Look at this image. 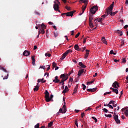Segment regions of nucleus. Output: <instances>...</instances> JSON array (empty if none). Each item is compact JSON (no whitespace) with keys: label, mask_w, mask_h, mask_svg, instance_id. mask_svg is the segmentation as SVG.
<instances>
[{"label":"nucleus","mask_w":128,"mask_h":128,"mask_svg":"<svg viewBox=\"0 0 128 128\" xmlns=\"http://www.w3.org/2000/svg\"><path fill=\"white\" fill-rule=\"evenodd\" d=\"M114 2H112V4L109 6L108 8L107 9V16L110 14V16H113L118 14V11H116L115 12H112V9L114 8Z\"/></svg>","instance_id":"nucleus-1"},{"label":"nucleus","mask_w":128,"mask_h":128,"mask_svg":"<svg viewBox=\"0 0 128 128\" xmlns=\"http://www.w3.org/2000/svg\"><path fill=\"white\" fill-rule=\"evenodd\" d=\"M64 104L62 106V108H60L59 112L56 113V116L60 114V112L61 114H66V102H64Z\"/></svg>","instance_id":"nucleus-2"},{"label":"nucleus","mask_w":128,"mask_h":128,"mask_svg":"<svg viewBox=\"0 0 128 128\" xmlns=\"http://www.w3.org/2000/svg\"><path fill=\"white\" fill-rule=\"evenodd\" d=\"M98 10V6H93L90 9V12L92 14H96Z\"/></svg>","instance_id":"nucleus-3"},{"label":"nucleus","mask_w":128,"mask_h":128,"mask_svg":"<svg viewBox=\"0 0 128 128\" xmlns=\"http://www.w3.org/2000/svg\"><path fill=\"white\" fill-rule=\"evenodd\" d=\"M44 98H46V101L47 102H50V92H48V90H46L45 92H44Z\"/></svg>","instance_id":"nucleus-4"},{"label":"nucleus","mask_w":128,"mask_h":128,"mask_svg":"<svg viewBox=\"0 0 128 128\" xmlns=\"http://www.w3.org/2000/svg\"><path fill=\"white\" fill-rule=\"evenodd\" d=\"M54 10L58 12H60V10H58L60 8V6L58 4L56 3V2H54Z\"/></svg>","instance_id":"nucleus-5"},{"label":"nucleus","mask_w":128,"mask_h":128,"mask_svg":"<svg viewBox=\"0 0 128 128\" xmlns=\"http://www.w3.org/2000/svg\"><path fill=\"white\" fill-rule=\"evenodd\" d=\"M68 74H62L60 75V78L62 80H66L68 78Z\"/></svg>","instance_id":"nucleus-6"},{"label":"nucleus","mask_w":128,"mask_h":128,"mask_svg":"<svg viewBox=\"0 0 128 128\" xmlns=\"http://www.w3.org/2000/svg\"><path fill=\"white\" fill-rule=\"evenodd\" d=\"M30 52L27 50H25L23 52V56H30Z\"/></svg>","instance_id":"nucleus-7"},{"label":"nucleus","mask_w":128,"mask_h":128,"mask_svg":"<svg viewBox=\"0 0 128 128\" xmlns=\"http://www.w3.org/2000/svg\"><path fill=\"white\" fill-rule=\"evenodd\" d=\"M60 82V80H58V76H55L54 80H53V82H55V84H58V82Z\"/></svg>","instance_id":"nucleus-8"},{"label":"nucleus","mask_w":128,"mask_h":128,"mask_svg":"<svg viewBox=\"0 0 128 128\" xmlns=\"http://www.w3.org/2000/svg\"><path fill=\"white\" fill-rule=\"evenodd\" d=\"M88 0H80L79 2L80 4H82V2L83 4H84V6H88Z\"/></svg>","instance_id":"nucleus-9"},{"label":"nucleus","mask_w":128,"mask_h":128,"mask_svg":"<svg viewBox=\"0 0 128 128\" xmlns=\"http://www.w3.org/2000/svg\"><path fill=\"white\" fill-rule=\"evenodd\" d=\"M74 11L66 12V16H74Z\"/></svg>","instance_id":"nucleus-10"},{"label":"nucleus","mask_w":128,"mask_h":128,"mask_svg":"<svg viewBox=\"0 0 128 128\" xmlns=\"http://www.w3.org/2000/svg\"><path fill=\"white\" fill-rule=\"evenodd\" d=\"M97 88H89V89H87L86 90L87 92H96V90Z\"/></svg>","instance_id":"nucleus-11"},{"label":"nucleus","mask_w":128,"mask_h":128,"mask_svg":"<svg viewBox=\"0 0 128 128\" xmlns=\"http://www.w3.org/2000/svg\"><path fill=\"white\" fill-rule=\"evenodd\" d=\"M104 18H98L97 19L95 20V22H100V24H102V20H104Z\"/></svg>","instance_id":"nucleus-12"},{"label":"nucleus","mask_w":128,"mask_h":128,"mask_svg":"<svg viewBox=\"0 0 128 128\" xmlns=\"http://www.w3.org/2000/svg\"><path fill=\"white\" fill-rule=\"evenodd\" d=\"M84 70V69L80 70L78 72V76H82V74H83Z\"/></svg>","instance_id":"nucleus-13"},{"label":"nucleus","mask_w":128,"mask_h":128,"mask_svg":"<svg viewBox=\"0 0 128 128\" xmlns=\"http://www.w3.org/2000/svg\"><path fill=\"white\" fill-rule=\"evenodd\" d=\"M78 84H77L74 90V92L72 94H76V92L78 91Z\"/></svg>","instance_id":"nucleus-14"},{"label":"nucleus","mask_w":128,"mask_h":128,"mask_svg":"<svg viewBox=\"0 0 128 128\" xmlns=\"http://www.w3.org/2000/svg\"><path fill=\"white\" fill-rule=\"evenodd\" d=\"M117 85H118V82L115 81L112 84V86L113 88H118L117 87Z\"/></svg>","instance_id":"nucleus-15"},{"label":"nucleus","mask_w":128,"mask_h":128,"mask_svg":"<svg viewBox=\"0 0 128 128\" xmlns=\"http://www.w3.org/2000/svg\"><path fill=\"white\" fill-rule=\"evenodd\" d=\"M86 54L84 56V58H88V54H90V50H86Z\"/></svg>","instance_id":"nucleus-16"},{"label":"nucleus","mask_w":128,"mask_h":128,"mask_svg":"<svg viewBox=\"0 0 128 128\" xmlns=\"http://www.w3.org/2000/svg\"><path fill=\"white\" fill-rule=\"evenodd\" d=\"M32 64L33 66H35L36 65V59L34 58V56H32Z\"/></svg>","instance_id":"nucleus-17"},{"label":"nucleus","mask_w":128,"mask_h":128,"mask_svg":"<svg viewBox=\"0 0 128 128\" xmlns=\"http://www.w3.org/2000/svg\"><path fill=\"white\" fill-rule=\"evenodd\" d=\"M79 66H81V68H86V65L84 64L82 62H80L78 64Z\"/></svg>","instance_id":"nucleus-18"},{"label":"nucleus","mask_w":128,"mask_h":128,"mask_svg":"<svg viewBox=\"0 0 128 128\" xmlns=\"http://www.w3.org/2000/svg\"><path fill=\"white\" fill-rule=\"evenodd\" d=\"M39 88H40V86H38V83L37 86H36L34 89V92H38V90Z\"/></svg>","instance_id":"nucleus-19"},{"label":"nucleus","mask_w":128,"mask_h":128,"mask_svg":"<svg viewBox=\"0 0 128 128\" xmlns=\"http://www.w3.org/2000/svg\"><path fill=\"white\" fill-rule=\"evenodd\" d=\"M66 54L64 52L62 56L60 58V60H62L64 58H66Z\"/></svg>","instance_id":"nucleus-20"},{"label":"nucleus","mask_w":128,"mask_h":128,"mask_svg":"<svg viewBox=\"0 0 128 128\" xmlns=\"http://www.w3.org/2000/svg\"><path fill=\"white\" fill-rule=\"evenodd\" d=\"M86 6L87 5H84L82 6V14H84V10H86Z\"/></svg>","instance_id":"nucleus-21"},{"label":"nucleus","mask_w":128,"mask_h":128,"mask_svg":"<svg viewBox=\"0 0 128 128\" xmlns=\"http://www.w3.org/2000/svg\"><path fill=\"white\" fill-rule=\"evenodd\" d=\"M72 52V50L70 49L68 50H66V52L64 53L68 56V54L70 52Z\"/></svg>","instance_id":"nucleus-22"},{"label":"nucleus","mask_w":128,"mask_h":128,"mask_svg":"<svg viewBox=\"0 0 128 128\" xmlns=\"http://www.w3.org/2000/svg\"><path fill=\"white\" fill-rule=\"evenodd\" d=\"M113 92H115V94H118V89H116V88H114L112 91Z\"/></svg>","instance_id":"nucleus-23"},{"label":"nucleus","mask_w":128,"mask_h":128,"mask_svg":"<svg viewBox=\"0 0 128 128\" xmlns=\"http://www.w3.org/2000/svg\"><path fill=\"white\" fill-rule=\"evenodd\" d=\"M108 10H106V14H104L102 16V18H106V16H108Z\"/></svg>","instance_id":"nucleus-24"},{"label":"nucleus","mask_w":128,"mask_h":128,"mask_svg":"<svg viewBox=\"0 0 128 128\" xmlns=\"http://www.w3.org/2000/svg\"><path fill=\"white\" fill-rule=\"evenodd\" d=\"M114 120H116L118 118V116L116 114V113L114 114Z\"/></svg>","instance_id":"nucleus-25"},{"label":"nucleus","mask_w":128,"mask_h":128,"mask_svg":"<svg viewBox=\"0 0 128 128\" xmlns=\"http://www.w3.org/2000/svg\"><path fill=\"white\" fill-rule=\"evenodd\" d=\"M79 46L78 44H75L74 46V48L76 50H78L79 48Z\"/></svg>","instance_id":"nucleus-26"},{"label":"nucleus","mask_w":128,"mask_h":128,"mask_svg":"<svg viewBox=\"0 0 128 128\" xmlns=\"http://www.w3.org/2000/svg\"><path fill=\"white\" fill-rule=\"evenodd\" d=\"M40 32H41V34H44L45 32L44 29L39 28Z\"/></svg>","instance_id":"nucleus-27"},{"label":"nucleus","mask_w":128,"mask_h":128,"mask_svg":"<svg viewBox=\"0 0 128 128\" xmlns=\"http://www.w3.org/2000/svg\"><path fill=\"white\" fill-rule=\"evenodd\" d=\"M42 28V30H44V28H46V25H44V24H42L41 25V28Z\"/></svg>","instance_id":"nucleus-28"},{"label":"nucleus","mask_w":128,"mask_h":128,"mask_svg":"<svg viewBox=\"0 0 128 128\" xmlns=\"http://www.w3.org/2000/svg\"><path fill=\"white\" fill-rule=\"evenodd\" d=\"M53 122H50L48 124V128H51V126H52Z\"/></svg>","instance_id":"nucleus-29"},{"label":"nucleus","mask_w":128,"mask_h":128,"mask_svg":"<svg viewBox=\"0 0 128 128\" xmlns=\"http://www.w3.org/2000/svg\"><path fill=\"white\" fill-rule=\"evenodd\" d=\"M72 82H74V80L72 79V78H70V77L68 83V84H71Z\"/></svg>","instance_id":"nucleus-30"},{"label":"nucleus","mask_w":128,"mask_h":128,"mask_svg":"<svg viewBox=\"0 0 128 128\" xmlns=\"http://www.w3.org/2000/svg\"><path fill=\"white\" fill-rule=\"evenodd\" d=\"M54 36L55 38H56V36H58V32L56 31H54Z\"/></svg>","instance_id":"nucleus-31"},{"label":"nucleus","mask_w":128,"mask_h":128,"mask_svg":"<svg viewBox=\"0 0 128 128\" xmlns=\"http://www.w3.org/2000/svg\"><path fill=\"white\" fill-rule=\"evenodd\" d=\"M88 37L84 38V39H83V44H84L86 42V40H88Z\"/></svg>","instance_id":"nucleus-32"},{"label":"nucleus","mask_w":128,"mask_h":128,"mask_svg":"<svg viewBox=\"0 0 128 128\" xmlns=\"http://www.w3.org/2000/svg\"><path fill=\"white\" fill-rule=\"evenodd\" d=\"M0 70H4V72H8V71L6 70L3 67H0Z\"/></svg>","instance_id":"nucleus-33"},{"label":"nucleus","mask_w":128,"mask_h":128,"mask_svg":"<svg viewBox=\"0 0 128 128\" xmlns=\"http://www.w3.org/2000/svg\"><path fill=\"white\" fill-rule=\"evenodd\" d=\"M115 122H116V124H120V120L118 118V119H116V120H115Z\"/></svg>","instance_id":"nucleus-34"},{"label":"nucleus","mask_w":128,"mask_h":128,"mask_svg":"<svg viewBox=\"0 0 128 128\" xmlns=\"http://www.w3.org/2000/svg\"><path fill=\"white\" fill-rule=\"evenodd\" d=\"M90 28H94V24H92V22H90L89 23Z\"/></svg>","instance_id":"nucleus-35"},{"label":"nucleus","mask_w":128,"mask_h":128,"mask_svg":"<svg viewBox=\"0 0 128 128\" xmlns=\"http://www.w3.org/2000/svg\"><path fill=\"white\" fill-rule=\"evenodd\" d=\"M122 62L123 64H126V58H122Z\"/></svg>","instance_id":"nucleus-36"},{"label":"nucleus","mask_w":128,"mask_h":128,"mask_svg":"<svg viewBox=\"0 0 128 128\" xmlns=\"http://www.w3.org/2000/svg\"><path fill=\"white\" fill-rule=\"evenodd\" d=\"M34 14H36L37 16H40V12H38L36 10L34 11Z\"/></svg>","instance_id":"nucleus-37"},{"label":"nucleus","mask_w":128,"mask_h":128,"mask_svg":"<svg viewBox=\"0 0 128 128\" xmlns=\"http://www.w3.org/2000/svg\"><path fill=\"white\" fill-rule=\"evenodd\" d=\"M124 44V40H121V46H122Z\"/></svg>","instance_id":"nucleus-38"},{"label":"nucleus","mask_w":128,"mask_h":128,"mask_svg":"<svg viewBox=\"0 0 128 128\" xmlns=\"http://www.w3.org/2000/svg\"><path fill=\"white\" fill-rule=\"evenodd\" d=\"M106 106H108L110 108H114V107L112 105L110 104V103L108 104H106Z\"/></svg>","instance_id":"nucleus-39"},{"label":"nucleus","mask_w":128,"mask_h":128,"mask_svg":"<svg viewBox=\"0 0 128 128\" xmlns=\"http://www.w3.org/2000/svg\"><path fill=\"white\" fill-rule=\"evenodd\" d=\"M44 78H42L41 80V82H42V84H44V82H46V80H44Z\"/></svg>","instance_id":"nucleus-40"},{"label":"nucleus","mask_w":128,"mask_h":128,"mask_svg":"<svg viewBox=\"0 0 128 128\" xmlns=\"http://www.w3.org/2000/svg\"><path fill=\"white\" fill-rule=\"evenodd\" d=\"M54 98V95H51L50 98L49 97V100H50H50H52V102H53L54 100H52V98Z\"/></svg>","instance_id":"nucleus-41"},{"label":"nucleus","mask_w":128,"mask_h":128,"mask_svg":"<svg viewBox=\"0 0 128 128\" xmlns=\"http://www.w3.org/2000/svg\"><path fill=\"white\" fill-rule=\"evenodd\" d=\"M124 114L126 116H128V110H126V112H124Z\"/></svg>","instance_id":"nucleus-42"},{"label":"nucleus","mask_w":128,"mask_h":128,"mask_svg":"<svg viewBox=\"0 0 128 128\" xmlns=\"http://www.w3.org/2000/svg\"><path fill=\"white\" fill-rule=\"evenodd\" d=\"M68 90H66V89H64V90L62 92V94H66V92H68Z\"/></svg>","instance_id":"nucleus-43"},{"label":"nucleus","mask_w":128,"mask_h":128,"mask_svg":"<svg viewBox=\"0 0 128 128\" xmlns=\"http://www.w3.org/2000/svg\"><path fill=\"white\" fill-rule=\"evenodd\" d=\"M92 118L95 120V122H98V119L94 116H92Z\"/></svg>","instance_id":"nucleus-44"},{"label":"nucleus","mask_w":128,"mask_h":128,"mask_svg":"<svg viewBox=\"0 0 128 128\" xmlns=\"http://www.w3.org/2000/svg\"><path fill=\"white\" fill-rule=\"evenodd\" d=\"M105 116H106V118H112V114H105Z\"/></svg>","instance_id":"nucleus-45"},{"label":"nucleus","mask_w":128,"mask_h":128,"mask_svg":"<svg viewBox=\"0 0 128 128\" xmlns=\"http://www.w3.org/2000/svg\"><path fill=\"white\" fill-rule=\"evenodd\" d=\"M8 72H7V76L6 77L3 78V80H8Z\"/></svg>","instance_id":"nucleus-46"},{"label":"nucleus","mask_w":128,"mask_h":128,"mask_svg":"<svg viewBox=\"0 0 128 128\" xmlns=\"http://www.w3.org/2000/svg\"><path fill=\"white\" fill-rule=\"evenodd\" d=\"M50 54H48V53H46L45 54V56H48V58H50Z\"/></svg>","instance_id":"nucleus-47"},{"label":"nucleus","mask_w":128,"mask_h":128,"mask_svg":"<svg viewBox=\"0 0 128 128\" xmlns=\"http://www.w3.org/2000/svg\"><path fill=\"white\" fill-rule=\"evenodd\" d=\"M52 66L53 68H56V63L55 62H52Z\"/></svg>","instance_id":"nucleus-48"},{"label":"nucleus","mask_w":128,"mask_h":128,"mask_svg":"<svg viewBox=\"0 0 128 128\" xmlns=\"http://www.w3.org/2000/svg\"><path fill=\"white\" fill-rule=\"evenodd\" d=\"M82 86H83L82 88V90H86V85H84V84H82Z\"/></svg>","instance_id":"nucleus-49"},{"label":"nucleus","mask_w":128,"mask_h":128,"mask_svg":"<svg viewBox=\"0 0 128 128\" xmlns=\"http://www.w3.org/2000/svg\"><path fill=\"white\" fill-rule=\"evenodd\" d=\"M75 124L77 126V128H78V120H75Z\"/></svg>","instance_id":"nucleus-50"},{"label":"nucleus","mask_w":128,"mask_h":128,"mask_svg":"<svg viewBox=\"0 0 128 128\" xmlns=\"http://www.w3.org/2000/svg\"><path fill=\"white\" fill-rule=\"evenodd\" d=\"M92 20H93V18H92V16H89V20H90V22H92Z\"/></svg>","instance_id":"nucleus-51"},{"label":"nucleus","mask_w":128,"mask_h":128,"mask_svg":"<svg viewBox=\"0 0 128 128\" xmlns=\"http://www.w3.org/2000/svg\"><path fill=\"white\" fill-rule=\"evenodd\" d=\"M34 128H40V124H37L35 126Z\"/></svg>","instance_id":"nucleus-52"},{"label":"nucleus","mask_w":128,"mask_h":128,"mask_svg":"<svg viewBox=\"0 0 128 128\" xmlns=\"http://www.w3.org/2000/svg\"><path fill=\"white\" fill-rule=\"evenodd\" d=\"M80 33L78 32L75 36L76 38H78V36H80Z\"/></svg>","instance_id":"nucleus-53"},{"label":"nucleus","mask_w":128,"mask_h":128,"mask_svg":"<svg viewBox=\"0 0 128 128\" xmlns=\"http://www.w3.org/2000/svg\"><path fill=\"white\" fill-rule=\"evenodd\" d=\"M103 111L104 112H108V110L106 108H103Z\"/></svg>","instance_id":"nucleus-54"},{"label":"nucleus","mask_w":128,"mask_h":128,"mask_svg":"<svg viewBox=\"0 0 128 128\" xmlns=\"http://www.w3.org/2000/svg\"><path fill=\"white\" fill-rule=\"evenodd\" d=\"M94 81H90V82H87V84H94Z\"/></svg>","instance_id":"nucleus-55"},{"label":"nucleus","mask_w":128,"mask_h":128,"mask_svg":"<svg viewBox=\"0 0 128 128\" xmlns=\"http://www.w3.org/2000/svg\"><path fill=\"white\" fill-rule=\"evenodd\" d=\"M114 104V100H110V102H109V104Z\"/></svg>","instance_id":"nucleus-56"},{"label":"nucleus","mask_w":128,"mask_h":128,"mask_svg":"<svg viewBox=\"0 0 128 128\" xmlns=\"http://www.w3.org/2000/svg\"><path fill=\"white\" fill-rule=\"evenodd\" d=\"M65 8H66V10H70V7H68V6H66L65 7Z\"/></svg>","instance_id":"nucleus-57"},{"label":"nucleus","mask_w":128,"mask_h":128,"mask_svg":"<svg viewBox=\"0 0 128 128\" xmlns=\"http://www.w3.org/2000/svg\"><path fill=\"white\" fill-rule=\"evenodd\" d=\"M88 110H92V108L89 107L86 110L85 112H88Z\"/></svg>","instance_id":"nucleus-58"},{"label":"nucleus","mask_w":128,"mask_h":128,"mask_svg":"<svg viewBox=\"0 0 128 128\" xmlns=\"http://www.w3.org/2000/svg\"><path fill=\"white\" fill-rule=\"evenodd\" d=\"M102 42H103L104 44H108V42H106V39L104 40H103Z\"/></svg>","instance_id":"nucleus-59"},{"label":"nucleus","mask_w":128,"mask_h":128,"mask_svg":"<svg viewBox=\"0 0 128 128\" xmlns=\"http://www.w3.org/2000/svg\"><path fill=\"white\" fill-rule=\"evenodd\" d=\"M118 34H120V36H122V32H120V30H118Z\"/></svg>","instance_id":"nucleus-60"},{"label":"nucleus","mask_w":128,"mask_h":128,"mask_svg":"<svg viewBox=\"0 0 128 128\" xmlns=\"http://www.w3.org/2000/svg\"><path fill=\"white\" fill-rule=\"evenodd\" d=\"M114 62H120V60L115 59V60H114Z\"/></svg>","instance_id":"nucleus-61"},{"label":"nucleus","mask_w":128,"mask_h":128,"mask_svg":"<svg viewBox=\"0 0 128 128\" xmlns=\"http://www.w3.org/2000/svg\"><path fill=\"white\" fill-rule=\"evenodd\" d=\"M81 116H82V118H84V112H82L81 114Z\"/></svg>","instance_id":"nucleus-62"},{"label":"nucleus","mask_w":128,"mask_h":128,"mask_svg":"<svg viewBox=\"0 0 128 128\" xmlns=\"http://www.w3.org/2000/svg\"><path fill=\"white\" fill-rule=\"evenodd\" d=\"M106 40V38L104 36H103L101 40H102V42H103V40Z\"/></svg>","instance_id":"nucleus-63"},{"label":"nucleus","mask_w":128,"mask_h":128,"mask_svg":"<svg viewBox=\"0 0 128 128\" xmlns=\"http://www.w3.org/2000/svg\"><path fill=\"white\" fill-rule=\"evenodd\" d=\"M114 54V51L112 50H111L110 51V54Z\"/></svg>","instance_id":"nucleus-64"}]
</instances>
